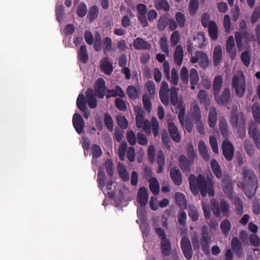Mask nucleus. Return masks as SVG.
<instances>
[{
    "instance_id": "1",
    "label": "nucleus",
    "mask_w": 260,
    "mask_h": 260,
    "mask_svg": "<svg viewBox=\"0 0 260 260\" xmlns=\"http://www.w3.org/2000/svg\"><path fill=\"white\" fill-rule=\"evenodd\" d=\"M189 179L190 188L193 194H198L200 190L203 197H205L207 194L210 197L214 196V190L211 179L208 178L206 180L202 175H199L197 178L194 175H190Z\"/></svg>"
},
{
    "instance_id": "2",
    "label": "nucleus",
    "mask_w": 260,
    "mask_h": 260,
    "mask_svg": "<svg viewBox=\"0 0 260 260\" xmlns=\"http://www.w3.org/2000/svg\"><path fill=\"white\" fill-rule=\"evenodd\" d=\"M135 111L137 113L136 117L137 127L148 132H150V128L152 127L154 135L157 136L159 132V123L156 118H152L150 123L149 121L144 119L141 110L135 108Z\"/></svg>"
},
{
    "instance_id": "3",
    "label": "nucleus",
    "mask_w": 260,
    "mask_h": 260,
    "mask_svg": "<svg viewBox=\"0 0 260 260\" xmlns=\"http://www.w3.org/2000/svg\"><path fill=\"white\" fill-rule=\"evenodd\" d=\"M201 116V114L199 107L196 102H193L191 104L189 114L185 121H183V117H182V121L184 123V125L182 124V125L185 127L188 132H191L193 128V124L192 122H190V120L191 119L192 121H199L200 120Z\"/></svg>"
},
{
    "instance_id": "4",
    "label": "nucleus",
    "mask_w": 260,
    "mask_h": 260,
    "mask_svg": "<svg viewBox=\"0 0 260 260\" xmlns=\"http://www.w3.org/2000/svg\"><path fill=\"white\" fill-rule=\"evenodd\" d=\"M222 77L220 76H216L213 83V89L215 100L219 104H222L227 102L230 95V90L229 88H225L223 91L222 96H218V93L222 86Z\"/></svg>"
},
{
    "instance_id": "5",
    "label": "nucleus",
    "mask_w": 260,
    "mask_h": 260,
    "mask_svg": "<svg viewBox=\"0 0 260 260\" xmlns=\"http://www.w3.org/2000/svg\"><path fill=\"white\" fill-rule=\"evenodd\" d=\"M178 88L173 87L171 89V103L176 106L175 111L178 113V117L181 124L184 125L182 121V117H184L185 113V108L183 105L182 101H178L177 92Z\"/></svg>"
},
{
    "instance_id": "6",
    "label": "nucleus",
    "mask_w": 260,
    "mask_h": 260,
    "mask_svg": "<svg viewBox=\"0 0 260 260\" xmlns=\"http://www.w3.org/2000/svg\"><path fill=\"white\" fill-rule=\"evenodd\" d=\"M189 157L186 158L182 155L179 157V164L183 171L187 172L190 165L193 163L195 157V153L192 146H190L188 149Z\"/></svg>"
},
{
    "instance_id": "7",
    "label": "nucleus",
    "mask_w": 260,
    "mask_h": 260,
    "mask_svg": "<svg viewBox=\"0 0 260 260\" xmlns=\"http://www.w3.org/2000/svg\"><path fill=\"white\" fill-rule=\"evenodd\" d=\"M244 76L243 73L240 72L238 73L233 80V85L235 92L239 96H242L244 94Z\"/></svg>"
},
{
    "instance_id": "8",
    "label": "nucleus",
    "mask_w": 260,
    "mask_h": 260,
    "mask_svg": "<svg viewBox=\"0 0 260 260\" xmlns=\"http://www.w3.org/2000/svg\"><path fill=\"white\" fill-rule=\"evenodd\" d=\"M247 182L246 188L251 190L252 193H254L257 187V178L252 171H245V181Z\"/></svg>"
},
{
    "instance_id": "9",
    "label": "nucleus",
    "mask_w": 260,
    "mask_h": 260,
    "mask_svg": "<svg viewBox=\"0 0 260 260\" xmlns=\"http://www.w3.org/2000/svg\"><path fill=\"white\" fill-rule=\"evenodd\" d=\"M190 61L193 63L199 62L201 67L203 69H206L209 65L208 56L202 51L197 52L194 56L191 57Z\"/></svg>"
},
{
    "instance_id": "10",
    "label": "nucleus",
    "mask_w": 260,
    "mask_h": 260,
    "mask_svg": "<svg viewBox=\"0 0 260 260\" xmlns=\"http://www.w3.org/2000/svg\"><path fill=\"white\" fill-rule=\"evenodd\" d=\"M73 123L76 132L78 134H81L84 127V122L81 116L75 113L73 117Z\"/></svg>"
},
{
    "instance_id": "11",
    "label": "nucleus",
    "mask_w": 260,
    "mask_h": 260,
    "mask_svg": "<svg viewBox=\"0 0 260 260\" xmlns=\"http://www.w3.org/2000/svg\"><path fill=\"white\" fill-rule=\"evenodd\" d=\"M222 152L226 159H232L234 155V148L232 144L228 140H225L222 143Z\"/></svg>"
},
{
    "instance_id": "12",
    "label": "nucleus",
    "mask_w": 260,
    "mask_h": 260,
    "mask_svg": "<svg viewBox=\"0 0 260 260\" xmlns=\"http://www.w3.org/2000/svg\"><path fill=\"white\" fill-rule=\"evenodd\" d=\"M181 245L185 257L188 259H190L192 256V250L188 238H183L181 240Z\"/></svg>"
},
{
    "instance_id": "13",
    "label": "nucleus",
    "mask_w": 260,
    "mask_h": 260,
    "mask_svg": "<svg viewBox=\"0 0 260 260\" xmlns=\"http://www.w3.org/2000/svg\"><path fill=\"white\" fill-rule=\"evenodd\" d=\"M169 86L167 82L163 81L161 84L160 88L159 89V96L161 102L165 105L169 104L168 91Z\"/></svg>"
},
{
    "instance_id": "14",
    "label": "nucleus",
    "mask_w": 260,
    "mask_h": 260,
    "mask_svg": "<svg viewBox=\"0 0 260 260\" xmlns=\"http://www.w3.org/2000/svg\"><path fill=\"white\" fill-rule=\"evenodd\" d=\"M248 133L250 137L253 139L256 146L258 147L260 144V143L258 142V138L260 137V134L257 129V126L255 123L251 122L249 124Z\"/></svg>"
},
{
    "instance_id": "15",
    "label": "nucleus",
    "mask_w": 260,
    "mask_h": 260,
    "mask_svg": "<svg viewBox=\"0 0 260 260\" xmlns=\"http://www.w3.org/2000/svg\"><path fill=\"white\" fill-rule=\"evenodd\" d=\"M226 50L230 54L231 58L234 59L236 56V51L235 47V42L233 36H230L227 40Z\"/></svg>"
},
{
    "instance_id": "16",
    "label": "nucleus",
    "mask_w": 260,
    "mask_h": 260,
    "mask_svg": "<svg viewBox=\"0 0 260 260\" xmlns=\"http://www.w3.org/2000/svg\"><path fill=\"white\" fill-rule=\"evenodd\" d=\"M95 91L100 98H103L105 95L106 88L105 81L103 79H99L95 84Z\"/></svg>"
},
{
    "instance_id": "17",
    "label": "nucleus",
    "mask_w": 260,
    "mask_h": 260,
    "mask_svg": "<svg viewBox=\"0 0 260 260\" xmlns=\"http://www.w3.org/2000/svg\"><path fill=\"white\" fill-rule=\"evenodd\" d=\"M211 234H208L206 232V231L204 230L203 233V238L201 240V244L204 252L208 254L209 253V249L208 246V243L211 239Z\"/></svg>"
},
{
    "instance_id": "18",
    "label": "nucleus",
    "mask_w": 260,
    "mask_h": 260,
    "mask_svg": "<svg viewBox=\"0 0 260 260\" xmlns=\"http://www.w3.org/2000/svg\"><path fill=\"white\" fill-rule=\"evenodd\" d=\"M98 180L99 187L103 189V191H105L106 190H109L112 189V182L110 181L107 183L106 189H103L105 182V175L101 168H100V171L98 174Z\"/></svg>"
},
{
    "instance_id": "19",
    "label": "nucleus",
    "mask_w": 260,
    "mask_h": 260,
    "mask_svg": "<svg viewBox=\"0 0 260 260\" xmlns=\"http://www.w3.org/2000/svg\"><path fill=\"white\" fill-rule=\"evenodd\" d=\"M222 57V49L221 46L215 47L213 53V60L214 66H217L220 63Z\"/></svg>"
},
{
    "instance_id": "20",
    "label": "nucleus",
    "mask_w": 260,
    "mask_h": 260,
    "mask_svg": "<svg viewBox=\"0 0 260 260\" xmlns=\"http://www.w3.org/2000/svg\"><path fill=\"white\" fill-rule=\"evenodd\" d=\"M148 201L147 189L144 187L139 189L138 192V202L142 206H145Z\"/></svg>"
},
{
    "instance_id": "21",
    "label": "nucleus",
    "mask_w": 260,
    "mask_h": 260,
    "mask_svg": "<svg viewBox=\"0 0 260 260\" xmlns=\"http://www.w3.org/2000/svg\"><path fill=\"white\" fill-rule=\"evenodd\" d=\"M168 129L172 139L176 142L180 140V136L178 129L174 124L171 121L168 122Z\"/></svg>"
},
{
    "instance_id": "22",
    "label": "nucleus",
    "mask_w": 260,
    "mask_h": 260,
    "mask_svg": "<svg viewBox=\"0 0 260 260\" xmlns=\"http://www.w3.org/2000/svg\"><path fill=\"white\" fill-rule=\"evenodd\" d=\"M77 106L81 111L84 112V117L88 118L89 116V112L86 111V106L84 102V95L83 94H80L77 100Z\"/></svg>"
},
{
    "instance_id": "23",
    "label": "nucleus",
    "mask_w": 260,
    "mask_h": 260,
    "mask_svg": "<svg viewBox=\"0 0 260 260\" xmlns=\"http://www.w3.org/2000/svg\"><path fill=\"white\" fill-rule=\"evenodd\" d=\"M198 148L202 157L206 160H208L209 159V154L208 148L205 142L202 140L200 141L198 143Z\"/></svg>"
},
{
    "instance_id": "24",
    "label": "nucleus",
    "mask_w": 260,
    "mask_h": 260,
    "mask_svg": "<svg viewBox=\"0 0 260 260\" xmlns=\"http://www.w3.org/2000/svg\"><path fill=\"white\" fill-rule=\"evenodd\" d=\"M208 31L210 38L216 40L218 38V28L215 22L210 21L209 22Z\"/></svg>"
},
{
    "instance_id": "25",
    "label": "nucleus",
    "mask_w": 260,
    "mask_h": 260,
    "mask_svg": "<svg viewBox=\"0 0 260 260\" xmlns=\"http://www.w3.org/2000/svg\"><path fill=\"white\" fill-rule=\"evenodd\" d=\"M101 68L103 72L107 75H110L113 71L112 64L107 58H104L102 60Z\"/></svg>"
},
{
    "instance_id": "26",
    "label": "nucleus",
    "mask_w": 260,
    "mask_h": 260,
    "mask_svg": "<svg viewBox=\"0 0 260 260\" xmlns=\"http://www.w3.org/2000/svg\"><path fill=\"white\" fill-rule=\"evenodd\" d=\"M134 47L136 49H148L151 45L141 38L136 39L133 44Z\"/></svg>"
},
{
    "instance_id": "27",
    "label": "nucleus",
    "mask_w": 260,
    "mask_h": 260,
    "mask_svg": "<svg viewBox=\"0 0 260 260\" xmlns=\"http://www.w3.org/2000/svg\"><path fill=\"white\" fill-rule=\"evenodd\" d=\"M170 176L174 183L179 185L182 183V177L180 171L178 170L173 169L170 172Z\"/></svg>"
},
{
    "instance_id": "28",
    "label": "nucleus",
    "mask_w": 260,
    "mask_h": 260,
    "mask_svg": "<svg viewBox=\"0 0 260 260\" xmlns=\"http://www.w3.org/2000/svg\"><path fill=\"white\" fill-rule=\"evenodd\" d=\"M161 251L164 255H168L170 253L171 247L169 240L166 238L161 239L160 244Z\"/></svg>"
},
{
    "instance_id": "29",
    "label": "nucleus",
    "mask_w": 260,
    "mask_h": 260,
    "mask_svg": "<svg viewBox=\"0 0 260 260\" xmlns=\"http://www.w3.org/2000/svg\"><path fill=\"white\" fill-rule=\"evenodd\" d=\"M183 56V51L182 47L180 45L177 46L174 52V58L175 62L180 66L182 62Z\"/></svg>"
},
{
    "instance_id": "30",
    "label": "nucleus",
    "mask_w": 260,
    "mask_h": 260,
    "mask_svg": "<svg viewBox=\"0 0 260 260\" xmlns=\"http://www.w3.org/2000/svg\"><path fill=\"white\" fill-rule=\"evenodd\" d=\"M86 100L88 106L91 108H94L96 106V100L93 94V91L88 89L86 92Z\"/></svg>"
},
{
    "instance_id": "31",
    "label": "nucleus",
    "mask_w": 260,
    "mask_h": 260,
    "mask_svg": "<svg viewBox=\"0 0 260 260\" xmlns=\"http://www.w3.org/2000/svg\"><path fill=\"white\" fill-rule=\"evenodd\" d=\"M149 188L151 192L156 195L159 191V185L156 178L153 177L149 179Z\"/></svg>"
},
{
    "instance_id": "32",
    "label": "nucleus",
    "mask_w": 260,
    "mask_h": 260,
    "mask_svg": "<svg viewBox=\"0 0 260 260\" xmlns=\"http://www.w3.org/2000/svg\"><path fill=\"white\" fill-rule=\"evenodd\" d=\"M175 199L177 203L181 208H186L187 202L184 194L180 192H177L175 194Z\"/></svg>"
},
{
    "instance_id": "33",
    "label": "nucleus",
    "mask_w": 260,
    "mask_h": 260,
    "mask_svg": "<svg viewBox=\"0 0 260 260\" xmlns=\"http://www.w3.org/2000/svg\"><path fill=\"white\" fill-rule=\"evenodd\" d=\"M78 55L79 59L83 62L85 63L87 62L88 55L86 48L84 45H82L80 48L78 52Z\"/></svg>"
},
{
    "instance_id": "34",
    "label": "nucleus",
    "mask_w": 260,
    "mask_h": 260,
    "mask_svg": "<svg viewBox=\"0 0 260 260\" xmlns=\"http://www.w3.org/2000/svg\"><path fill=\"white\" fill-rule=\"evenodd\" d=\"M209 125L210 127H214L216 123V111L214 108H211L208 116Z\"/></svg>"
},
{
    "instance_id": "35",
    "label": "nucleus",
    "mask_w": 260,
    "mask_h": 260,
    "mask_svg": "<svg viewBox=\"0 0 260 260\" xmlns=\"http://www.w3.org/2000/svg\"><path fill=\"white\" fill-rule=\"evenodd\" d=\"M194 41L197 43L199 47L202 48L205 46L206 40L205 35L202 32H198L193 38Z\"/></svg>"
},
{
    "instance_id": "36",
    "label": "nucleus",
    "mask_w": 260,
    "mask_h": 260,
    "mask_svg": "<svg viewBox=\"0 0 260 260\" xmlns=\"http://www.w3.org/2000/svg\"><path fill=\"white\" fill-rule=\"evenodd\" d=\"M252 109L254 120L257 123L260 124V105L257 103H254Z\"/></svg>"
},
{
    "instance_id": "37",
    "label": "nucleus",
    "mask_w": 260,
    "mask_h": 260,
    "mask_svg": "<svg viewBox=\"0 0 260 260\" xmlns=\"http://www.w3.org/2000/svg\"><path fill=\"white\" fill-rule=\"evenodd\" d=\"M210 165L214 175L217 178H220L221 177V172L220 167L217 161L214 159H212L211 161Z\"/></svg>"
},
{
    "instance_id": "38",
    "label": "nucleus",
    "mask_w": 260,
    "mask_h": 260,
    "mask_svg": "<svg viewBox=\"0 0 260 260\" xmlns=\"http://www.w3.org/2000/svg\"><path fill=\"white\" fill-rule=\"evenodd\" d=\"M118 171L120 177L124 181H127L129 179V175L127 173L126 169L123 165L121 164H118Z\"/></svg>"
},
{
    "instance_id": "39",
    "label": "nucleus",
    "mask_w": 260,
    "mask_h": 260,
    "mask_svg": "<svg viewBox=\"0 0 260 260\" xmlns=\"http://www.w3.org/2000/svg\"><path fill=\"white\" fill-rule=\"evenodd\" d=\"M157 162L159 167L157 172L159 173L162 172L163 166L165 162V156L163 153L161 151L158 152L157 153Z\"/></svg>"
},
{
    "instance_id": "40",
    "label": "nucleus",
    "mask_w": 260,
    "mask_h": 260,
    "mask_svg": "<svg viewBox=\"0 0 260 260\" xmlns=\"http://www.w3.org/2000/svg\"><path fill=\"white\" fill-rule=\"evenodd\" d=\"M127 92L130 98L135 99L139 95L140 90V89H137L133 86H129L127 89Z\"/></svg>"
},
{
    "instance_id": "41",
    "label": "nucleus",
    "mask_w": 260,
    "mask_h": 260,
    "mask_svg": "<svg viewBox=\"0 0 260 260\" xmlns=\"http://www.w3.org/2000/svg\"><path fill=\"white\" fill-rule=\"evenodd\" d=\"M155 5L157 9H163L165 11H168L170 9V6L167 1L165 0H157L155 3Z\"/></svg>"
},
{
    "instance_id": "42",
    "label": "nucleus",
    "mask_w": 260,
    "mask_h": 260,
    "mask_svg": "<svg viewBox=\"0 0 260 260\" xmlns=\"http://www.w3.org/2000/svg\"><path fill=\"white\" fill-rule=\"evenodd\" d=\"M243 38V32H236L235 34V39L236 41L237 46L240 51L243 50V42L242 40Z\"/></svg>"
},
{
    "instance_id": "43",
    "label": "nucleus",
    "mask_w": 260,
    "mask_h": 260,
    "mask_svg": "<svg viewBox=\"0 0 260 260\" xmlns=\"http://www.w3.org/2000/svg\"><path fill=\"white\" fill-rule=\"evenodd\" d=\"M117 123L121 128L125 129L128 125V122L125 117L122 115H118L116 117Z\"/></svg>"
},
{
    "instance_id": "44",
    "label": "nucleus",
    "mask_w": 260,
    "mask_h": 260,
    "mask_svg": "<svg viewBox=\"0 0 260 260\" xmlns=\"http://www.w3.org/2000/svg\"><path fill=\"white\" fill-rule=\"evenodd\" d=\"M126 148L127 144L126 142L121 143L119 146L118 153L120 159L122 160L124 159Z\"/></svg>"
},
{
    "instance_id": "45",
    "label": "nucleus",
    "mask_w": 260,
    "mask_h": 260,
    "mask_svg": "<svg viewBox=\"0 0 260 260\" xmlns=\"http://www.w3.org/2000/svg\"><path fill=\"white\" fill-rule=\"evenodd\" d=\"M199 81L198 73L196 70L192 69L190 71V81L191 84L197 85Z\"/></svg>"
},
{
    "instance_id": "46",
    "label": "nucleus",
    "mask_w": 260,
    "mask_h": 260,
    "mask_svg": "<svg viewBox=\"0 0 260 260\" xmlns=\"http://www.w3.org/2000/svg\"><path fill=\"white\" fill-rule=\"evenodd\" d=\"M231 123L234 127H235L237 131H239V127L240 125L242 124V119H239V117L236 115H232L231 117Z\"/></svg>"
},
{
    "instance_id": "47",
    "label": "nucleus",
    "mask_w": 260,
    "mask_h": 260,
    "mask_svg": "<svg viewBox=\"0 0 260 260\" xmlns=\"http://www.w3.org/2000/svg\"><path fill=\"white\" fill-rule=\"evenodd\" d=\"M102 48V42L101 40V35L99 34L95 35L94 42V48L96 51L100 50Z\"/></svg>"
},
{
    "instance_id": "48",
    "label": "nucleus",
    "mask_w": 260,
    "mask_h": 260,
    "mask_svg": "<svg viewBox=\"0 0 260 260\" xmlns=\"http://www.w3.org/2000/svg\"><path fill=\"white\" fill-rule=\"evenodd\" d=\"M175 18L178 25L183 27L186 20L184 15L182 13L177 12L175 15Z\"/></svg>"
},
{
    "instance_id": "49",
    "label": "nucleus",
    "mask_w": 260,
    "mask_h": 260,
    "mask_svg": "<svg viewBox=\"0 0 260 260\" xmlns=\"http://www.w3.org/2000/svg\"><path fill=\"white\" fill-rule=\"evenodd\" d=\"M188 215L193 221H197L199 218L198 211L194 207H189Z\"/></svg>"
},
{
    "instance_id": "50",
    "label": "nucleus",
    "mask_w": 260,
    "mask_h": 260,
    "mask_svg": "<svg viewBox=\"0 0 260 260\" xmlns=\"http://www.w3.org/2000/svg\"><path fill=\"white\" fill-rule=\"evenodd\" d=\"M99 14V9L96 6H93L91 8L88 15V17L89 18L90 20H92L94 19H95Z\"/></svg>"
},
{
    "instance_id": "51",
    "label": "nucleus",
    "mask_w": 260,
    "mask_h": 260,
    "mask_svg": "<svg viewBox=\"0 0 260 260\" xmlns=\"http://www.w3.org/2000/svg\"><path fill=\"white\" fill-rule=\"evenodd\" d=\"M103 46L105 53L110 51L112 49V40L109 37H106L104 39Z\"/></svg>"
},
{
    "instance_id": "52",
    "label": "nucleus",
    "mask_w": 260,
    "mask_h": 260,
    "mask_svg": "<svg viewBox=\"0 0 260 260\" xmlns=\"http://www.w3.org/2000/svg\"><path fill=\"white\" fill-rule=\"evenodd\" d=\"M147 90L151 96L154 95L155 93V87L154 83L152 81H148L146 83Z\"/></svg>"
},
{
    "instance_id": "53",
    "label": "nucleus",
    "mask_w": 260,
    "mask_h": 260,
    "mask_svg": "<svg viewBox=\"0 0 260 260\" xmlns=\"http://www.w3.org/2000/svg\"><path fill=\"white\" fill-rule=\"evenodd\" d=\"M199 7L198 0H190L189 2V9L191 14H194Z\"/></svg>"
},
{
    "instance_id": "54",
    "label": "nucleus",
    "mask_w": 260,
    "mask_h": 260,
    "mask_svg": "<svg viewBox=\"0 0 260 260\" xmlns=\"http://www.w3.org/2000/svg\"><path fill=\"white\" fill-rule=\"evenodd\" d=\"M109 94L107 95V98H109L111 96H119L120 97H123L124 95L123 91L118 86L116 87L115 90L110 91Z\"/></svg>"
},
{
    "instance_id": "55",
    "label": "nucleus",
    "mask_w": 260,
    "mask_h": 260,
    "mask_svg": "<svg viewBox=\"0 0 260 260\" xmlns=\"http://www.w3.org/2000/svg\"><path fill=\"white\" fill-rule=\"evenodd\" d=\"M221 230L224 234L228 233L231 230V223L229 221L225 220L222 222L220 225Z\"/></svg>"
},
{
    "instance_id": "56",
    "label": "nucleus",
    "mask_w": 260,
    "mask_h": 260,
    "mask_svg": "<svg viewBox=\"0 0 260 260\" xmlns=\"http://www.w3.org/2000/svg\"><path fill=\"white\" fill-rule=\"evenodd\" d=\"M143 102L146 110L149 112L151 108V103L149 96L147 94L144 95Z\"/></svg>"
},
{
    "instance_id": "57",
    "label": "nucleus",
    "mask_w": 260,
    "mask_h": 260,
    "mask_svg": "<svg viewBox=\"0 0 260 260\" xmlns=\"http://www.w3.org/2000/svg\"><path fill=\"white\" fill-rule=\"evenodd\" d=\"M223 26L226 32H229L231 31V19L229 15H225L223 19Z\"/></svg>"
},
{
    "instance_id": "58",
    "label": "nucleus",
    "mask_w": 260,
    "mask_h": 260,
    "mask_svg": "<svg viewBox=\"0 0 260 260\" xmlns=\"http://www.w3.org/2000/svg\"><path fill=\"white\" fill-rule=\"evenodd\" d=\"M160 44L162 50L166 53H169V50L168 48V39L166 37H162L160 39Z\"/></svg>"
},
{
    "instance_id": "59",
    "label": "nucleus",
    "mask_w": 260,
    "mask_h": 260,
    "mask_svg": "<svg viewBox=\"0 0 260 260\" xmlns=\"http://www.w3.org/2000/svg\"><path fill=\"white\" fill-rule=\"evenodd\" d=\"M102 152L100 146L93 145L92 146V155L93 157H99L102 155Z\"/></svg>"
},
{
    "instance_id": "60",
    "label": "nucleus",
    "mask_w": 260,
    "mask_h": 260,
    "mask_svg": "<svg viewBox=\"0 0 260 260\" xmlns=\"http://www.w3.org/2000/svg\"><path fill=\"white\" fill-rule=\"evenodd\" d=\"M210 144L213 151L215 153H218V147L217 141L215 137L211 136L209 139Z\"/></svg>"
},
{
    "instance_id": "61",
    "label": "nucleus",
    "mask_w": 260,
    "mask_h": 260,
    "mask_svg": "<svg viewBox=\"0 0 260 260\" xmlns=\"http://www.w3.org/2000/svg\"><path fill=\"white\" fill-rule=\"evenodd\" d=\"M87 13V9L85 4H81L79 5L77 10V13L79 17L84 16Z\"/></svg>"
},
{
    "instance_id": "62",
    "label": "nucleus",
    "mask_w": 260,
    "mask_h": 260,
    "mask_svg": "<svg viewBox=\"0 0 260 260\" xmlns=\"http://www.w3.org/2000/svg\"><path fill=\"white\" fill-rule=\"evenodd\" d=\"M126 137L129 143L134 145L136 144V135L132 131H128L127 133Z\"/></svg>"
},
{
    "instance_id": "63",
    "label": "nucleus",
    "mask_w": 260,
    "mask_h": 260,
    "mask_svg": "<svg viewBox=\"0 0 260 260\" xmlns=\"http://www.w3.org/2000/svg\"><path fill=\"white\" fill-rule=\"evenodd\" d=\"M186 219L187 216L186 213L182 210L179 211L178 215V220L179 223L181 225H183L185 223Z\"/></svg>"
},
{
    "instance_id": "64",
    "label": "nucleus",
    "mask_w": 260,
    "mask_h": 260,
    "mask_svg": "<svg viewBox=\"0 0 260 260\" xmlns=\"http://www.w3.org/2000/svg\"><path fill=\"white\" fill-rule=\"evenodd\" d=\"M178 81L177 71L176 69H172L171 72V78L170 82L173 85H177Z\"/></svg>"
}]
</instances>
